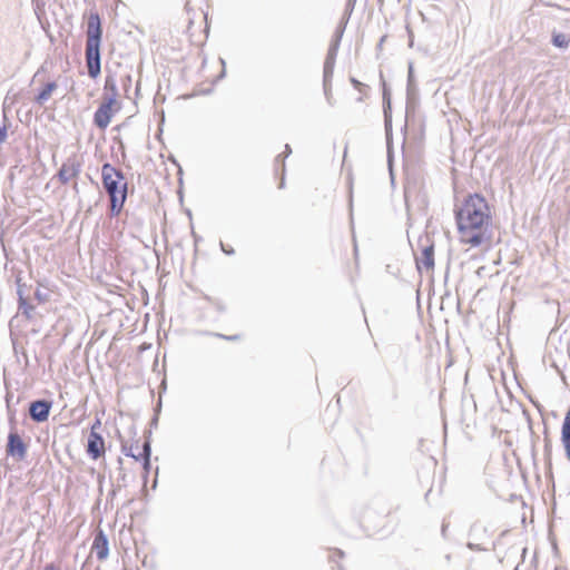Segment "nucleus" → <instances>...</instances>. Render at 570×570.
<instances>
[{"instance_id":"obj_1","label":"nucleus","mask_w":570,"mask_h":570,"mask_svg":"<svg viewBox=\"0 0 570 570\" xmlns=\"http://www.w3.org/2000/svg\"><path fill=\"white\" fill-rule=\"evenodd\" d=\"M454 218L460 244L468 248L491 245L492 210L484 196L478 193L469 194L455 206Z\"/></svg>"},{"instance_id":"obj_2","label":"nucleus","mask_w":570,"mask_h":570,"mask_svg":"<svg viewBox=\"0 0 570 570\" xmlns=\"http://www.w3.org/2000/svg\"><path fill=\"white\" fill-rule=\"evenodd\" d=\"M101 181L110 199L109 214L118 216L127 199L128 183L121 170L106 163L101 167Z\"/></svg>"},{"instance_id":"obj_3","label":"nucleus","mask_w":570,"mask_h":570,"mask_svg":"<svg viewBox=\"0 0 570 570\" xmlns=\"http://www.w3.org/2000/svg\"><path fill=\"white\" fill-rule=\"evenodd\" d=\"M101 21L97 12H90L87 17V41H86V62L88 73L92 79L100 75V40Z\"/></svg>"},{"instance_id":"obj_4","label":"nucleus","mask_w":570,"mask_h":570,"mask_svg":"<svg viewBox=\"0 0 570 570\" xmlns=\"http://www.w3.org/2000/svg\"><path fill=\"white\" fill-rule=\"evenodd\" d=\"M105 89L110 90L111 95L104 98L94 115V121L100 129H106L111 122L112 117L121 109V104L117 98V87L115 81L107 77Z\"/></svg>"},{"instance_id":"obj_5","label":"nucleus","mask_w":570,"mask_h":570,"mask_svg":"<svg viewBox=\"0 0 570 570\" xmlns=\"http://www.w3.org/2000/svg\"><path fill=\"white\" fill-rule=\"evenodd\" d=\"M124 452L127 456L135 459L136 461H141L144 470L149 472L150 469V444L148 441L140 443V441H135L129 445H124Z\"/></svg>"},{"instance_id":"obj_6","label":"nucleus","mask_w":570,"mask_h":570,"mask_svg":"<svg viewBox=\"0 0 570 570\" xmlns=\"http://www.w3.org/2000/svg\"><path fill=\"white\" fill-rule=\"evenodd\" d=\"M101 426L100 420L91 425L90 433L88 436L87 453L92 460H97L105 455L106 446L102 436L98 433Z\"/></svg>"},{"instance_id":"obj_7","label":"nucleus","mask_w":570,"mask_h":570,"mask_svg":"<svg viewBox=\"0 0 570 570\" xmlns=\"http://www.w3.org/2000/svg\"><path fill=\"white\" fill-rule=\"evenodd\" d=\"M51 410V402L35 401L30 404V416L37 422H43L48 419Z\"/></svg>"},{"instance_id":"obj_8","label":"nucleus","mask_w":570,"mask_h":570,"mask_svg":"<svg viewBox=\"0 0 570 570\" xmlns=\"http://www.w3.org/2000/svg\"><path fill=\"white\" fill-rule=\"evenodd\" d=\"M26 444L22 439L17 433H10L8 436V445L7 452L12 456H18L19 459L24 458L26 455Z\"/></svg>"},{"instance_id":"obj_9","label":"nucleus","mask_w":570,"mask_h":570,"mask_svg":"<svg viewBox=\"0 0 570 570\" xmlns=\"http://www.w3.org/2000/svg\"><path fill=\"white\" fill-rule=\"evenodd\" d=\"M416 266L420 272H432L434 268V248L428 246L423 248L421 255L416 258Z\"/></svg>"},{"instance_id":"obj_10","label":"nucleus","mask_w":570,"mask_h":570,"mask_svg":"<svg viewBox=\"0 0 570 570\" xmlns=\"http://www.w3.org/2000/svg\"><path fill=\"white\" fill-rule=\"evenodd\" d=\"M92 551L96 553V557L99 560H105L108 557L109 548H108V539L102 530H99L95 537L92 543Z\"/></svg>"},{"instance_id":"obj_11","label":"nucleus","mask_w":570,"mask_h":570,"mask_svg":"<svg viewBox=\"0 0 570 570\" xmlns=\"http://www.w3.org/2000/svg\"><path fill=\"white\" fill-rule=\"evenodd\" d=\"M561 443L566 451V456L570 461V409L567 411L561 425Z\"/></svg>"},{"instance_id":"obj_12","label":"nucleus","mask_w":570,"mask_h":570,"mask_svg":"<svg viewBox=\"0 0 570 570\" xmlns=\"http://www.w3.org/2000/svg\"><path fill=\"white\" fill-rule=\"evenodd\" d=\"M193 12V17L189 18V27L197 26L198 29L205 31L207 24V12L199 8L198 10L188 9V13Z\"/></svg>"},{"instance_id":"obj_13","label":"nucleus","mask_w":570,"mask_h":570,"mask_svg":"<svg viewBox=\"0 0 570 570\" xmlns=\"http://www.w3.org/2000/svg\"><path fill=\"white\" fill-rule=\"evenodd\" d=\"M57 87L58 85L55 81L46 83L36 97V101L40 105L45 104L47 100L50 99Z\"/></svg>"},{"instance_id":"obj_14","label":"nucleus","mask_w":570,"mask_h":570,"mask_svg":"<svg viewBox=\"0 0 570 570\" xmlns=\"http://www.w3.org/2000/svg\"><path fill=\"white\" fill-rule=\"evenodd\" d=\"M351 82L354 87V89L358 92V101H363L368 97L370 94V87L368 85L361 82L360 80L355 78H351Z\"/></svg>"},{"instance_id":"obj_15","label":"nucleus","mask_w":570,"mask_h":570,"mask_svg":"<svg viewBox=\"0 0 570 570\" xmlns=\"http://www.w3.org/2000/svg\"><path fill=\"white\" fill-rule=\"evenodd\" d=\"M331 77H332V68L326 65L325 69H324V90H325V96L330 102H331V98H332L331 92H330Z\"/></svg>"},{"instance_id":"obj_16","label":"nucleus","mask_w":570,"mask_h":570,"mask_svg":"<svg viewBox=\"0 0 570 570\" xmlns=\"http://www.w3.org/2000/svg\"><path fill=\"white\" fill-rule=\"evenodd\" d=\"M72 176H75L72 168H67L63 166L59 171V177L63 183H67Z\"/></svg>"},{"instance_id":"obj_17","label":"nucleus","mask_w":570,"mask_h":570,"mask_svg":"<svg viewBox=\"0 0 570 570\" xmlns=\"http://www.w3.org/2000/svg\"><path fill=\"white\" fill-rule=\"evenodd\" d=\"M553 43L557 46V47H563L566 46V40H564V36L563 35H558V36H554L553 37Z\"/></svg>"},{"instance_id":"obj_18","label":"nucleus","mask_w":570,"mask_h":570,"mask_svg":"<svg viewBox=\"0 0 570 570\" xmlns=\"http://www.w3.org/2000/svg\"><path fill=\"white\" fill-rule=\"evenodd\" d=\"M43 570H61L59 566L55 564V563H48Z\"/></svg>"},{"instance_id":"obj_19","label":"nucleus","mask_w":570,"mask_h":570,"mask_svg":"<svg viewBox=\"0 0 570 570\" xmlns=\"http://www.w3.org/2000/svg\"><path fill=\"white\" fill-rule=\"evenodd\" d=\"M6 137H7V130H6V128H4V127H0V144H1L2 141H4Z\"/></svg>"},{"instance_id":"obj_20","label":"nucleus","mask_w":570,"mask_h":570,"mask_svg":"<svg viewBox=\"0 0 570 570\" xmlns=\"http://www.w3.org/2000/svg\"><path fill=\"white\" fill-rule=\"evenodd\" d=\"M284 187V178L281 179V183H279V188H283Z\"/></svg>"}]
</instances>
